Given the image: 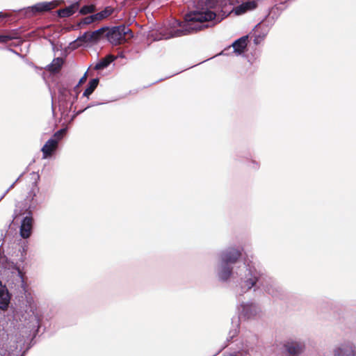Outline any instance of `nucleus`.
<instances>
[{
    "mask_svg": "<svg viewBox=\"0 0 356 356\" xmlns=\"http://www.w3.org/2000/svg\"><path fill=\"white\" fill-rule=\"evenodd\" d=\"M216 15L214 12L207 8H202L188 13L185 15V22L183 25L177 23L181 26L180 29L170 30L168 32H165L164 29L161 30L160 34L161 36L159 39L167 40L197 32L207 26L202 25L203 22L211 21L216 18Z\"/></svg>",
    "mask_w": 356,
    "mask_h": 356,
    "instance_id": "nucleus-1",
    "label": "nucleus"
},
{
    "mask_svg": "<svg viewBox=\"0 0 356 356\" xmlns=\"http://www.w3.org/2000/svg\"><path fill=\"white\" fill-rule=\"evenodd\" d=\"M107 40L113 45H118L133 38L131 29L125 25L114 26L106 33Z\"/></svg>",
    "mask_w": 356,
    "mask_h": 356,
    "instance_id": "nucleus-2",
    "label": "nucleus"
},
{
    "mask_svg": "<svg viewBox=\"0 0 356 356\" xmlns=\"http://www.w3.org/2000/svg\"><path fill=\"white\" fill-rule=\"evenodd\" d=\"M11 222H32L33 220L31 204L26 200L19 202L16 204Z\"/></svg>",
    "mask_w": 356,
    "mask_h": 356,
    "instance_id": "nucleus-3",
    "label": "nucleus"
},
{
    "mask_svg": "<svg viewBox=\"0 0 356 356\" xmlns=\"http://www.w3.org/2000/svg\"><path fill=\"white\" fill-rule=\"evenodd\" d=\"M65 129L57 131L54 136L49 138L42 148V158L46 159L51 156L53 152L56 149L58 141L61 139Z\"/></svg>",
    "mask_w": 356,
    "mask_h": 356,
    "instance_id": "nucleus-4",
    "label": "nucleus"
},
{
    "mask_svg": "<svg viewBox=\"0 0 356 356\" xmlns=\"http://www.w3.org/2000/svg\"><path fill=\"white\" fill-rule=\"evenodd\" d=\"M333 356H356V346L351 341H345L335 346Z\"/></svg>",
    "mask_w": 356,
    "mask_h": 356,
    "instance_id": "nucleus-5",
    "label": "nucleus"
},
{
    "mask_svg": "<svg viewBox=\"0 0 356 356\" xmlns=\"http://www.w3.org/2000/svg\"><path fill=\"white\" fill-rule=\"evenodd\" d=\"M241 256V252L235 248H229L221 254L222 264H234L237 262Z\"/></svg>",
    "mask_w": 356,
    "mask_h": 356,
    "instance_id": "nucleus-6",
    "label": "nucleus"
},
{
    "mask_svg": "<svg viewBox=\"0 0 356 356\" xmlns=\"http://www.w3.org/2000/svg\"><path fill=\"white\" fill-rule=\"evenodd\" d=\"M306 350V343L302 339H291V356H299Z\"/></svg>",
    "mask_w": 356,
    "mask_h": 356,
    "instance_id": "nucleus-7",
    "label": "nucleus"
},
{
    "mask_svg": "<svg viewBox=\"0 0 356 356\" xmlns=\"http://www.w3.org/2000/svg\"><path fill=\"white\" fill-rule=\"evenodd\" d=\"M254 9L255 4L252 1H247L246 2H243L241 4L234 7L232 13L235 15H241Z\"/></svg>",
    "mask_w": 356,
    "mask_h": 356,
    "instance_id": "nucleus-8",
    "label": "nucleus"
},
{
    "mask_svg": "<svg viewBox=\"0 0 356 356\" xmlns=\"http://www.w3.org/2000/svg\"><path fill=\"white\" fill-rule=\"evenodd\" d=\"M52 3L51 2H40L38 3L31 7L27 8L26 13H31L34 15L38 13H42L45 11H49L52 8Z\"/></svg>",
    "mask_w": 356,
    "mask_h": 356,
    "instance_id": "nucleus-9",
    "label": "nucleus"
},
{
    "mask_svg": "<svg viewBox=\"0 0 356 356\" xmlns=\"http://www.w3.org/2000/svg\"><path fill=\"white\" fill-rule=\"evenodd\" d=\"M79 3L76 1L67 7L58 10L57 11L58 15L60 17H70L75 13V12L79 9Z\"/></svg>",
    "mask_w": 356,
    "mask_h": 356,
    "instance_id": "nucleus-10",
    "label": "nucleus"
},
{
    "mask_svg": "<svg viewBox=\"0 0 356 356\" xmlns=\"http://www.w3.org/2000/svg\"><path fill=\"white\" fill-rule=\"evenodd\" d=\"M10 295L6 286L0 284V309L5 310L10 303Z\"/></svg>",
    "mask_w": 356,
    "mask_h": 356,
    "instance_id": "nucleus-11",
    "label": "nucleus"
},
{
    "mask_svg": "<svg viewBox=\"0 0 356 356\" xmlns=\"http://www.w3.org/2000/svg\"><path fill=\"white\" fill-rule=\"evenodd\" d=\"M247 38L248 36H243L238 40H235L232 44V47L234 48V51L238 55L243 53L245 49L247 47Z\"/></svg>",
    "mask_w": 356,
    "mask_h": 356,
    "instance_id": "nucleus-12",
    "label": "nucleus"
},
{
    "mask_svg": "<svg viewBox=\"0 0 356 356\" xmlns=\"http://www.w3.org/2000/svg\"><path fill=\"white\" fill-rule=\"evenodd\" d=\"M63 64V60L61 58H56L52 62L47 65L46 69L51 72H58Z\"/></svg>",
    "mask_w": 356,
    "mask_h": 356,
    "instance_id": "nucleus-13",
    "label": "nucleus"
},
{
    "mask_svg": "<svg viewBox=\"0 0 356 356\" xmlns=\"http://www.w3.org/2000/svg\"><path fill=\"white\" fill-rule=\"evenodd\" d=\"M232 273V268L227 264H222V268L219 272V277L223 281L227 280Z\"/></svg>",
    "mask_w": 356,
    "mask_h": 356,
    "instance_id": "nucleus-14",
    "label": "nucleus"
},
{
    "mask_svg": "<svg viewBox=\"0 0 356 356\" xmlns=\"http://www.w3.org/2000/svg\"><path fill=\"white\" fill-rule=\"evenodd\" d=\"M106 28L102 27L91 33H88L90 42H97L103 36Z\"/></svg>",
    "mask_w": 356,
    "mask_h": 356,
    "instance_id": "nucleus-15",
    "label": "nucleus"
},
{
    "mask_svg": "<svg viewBox=\"0 0 356 356\" xmlns=\"http://www.w3.org/2000/svg\"><path fill=\"white\" fill-rule=\"evenodd\" d=\"M114 60V58L111 55H108L104 58L102 59L100 61H99L95 66V70H103L106 67H107L111 62H113Z\"/></svg>",
    "mask_w": 356,
    "mask_h": 356,
    "instance_id": "nucleus-16",
    "label": "nucleus"
},
{
    "mask_svg": "<svg viewBox=\"0 0 356 356\" xmlns=\"http://www.w3.org/2000/svg\"><path fill=\"white\" fill-rule=\"evenodd\" d=\"M99 83V79L95 78L90 80L88 83V87L83 92V95L85 97H88L90 95L93 91L95 90V88L97 87Z\"/></svg>",
    "mask_w": 356,
    "mask_h": 356,
    "instance_id": "nucleus-17",
    "label": "nucleus"
},
{
    "mask_svg": "<svg viewBox=\"0 0 356 356\" xmlns=\"http://www.w3.org/2000/svg\"><path fill=\"white\" fill-rule=\"evenodd\" d=\"M114 9L111 6H106L103 10L95 14L97 21H101L106 19L113 14Z\"/></svg>",
    "mask_w": 356,
    "mask_h": 356,
    "instance_id": "nucleus-18",
    "label": "nucleus"
},
{
    "mask_svg": "<svg viewBox=\"0 0 356 356\" xmlns=\"http://www.w3.org/2000/svg\"><path fill=\"white\" fill-rule=\"evenodd\" d=\"M33 224H21L20 235L24 238H29L32 232Z\"/></svg>",
    "mask_w": 356,
    "mask_h": 356,
    "instance_id": "nucleus-19",
    "label": "nucleus"
},
{
    "mask_svg": "<svg viewBox=\"0 0 356 356\" xmlns=\"http://www.w3.org/2000/svg\"><path fill=\"white\" fill-rule=\"evenodd\" d=\"M88 42H90L88 32H85L73 42V44L74 47H80Z\"/></svg>",
    "mask_w": 356,
    "mask_h": 356,
    "instance_id": "nucleus-20",
    "label": "nucleus"
},
{
    "mask_svg": "<svg viewBox=\"0 0 356 356\" xmlns=\"http://www.w3.org/2000/svg\"><path fill=\"white\" fill-rule=\"evenodd\" d=\"M96 11V7L93 4L90 5H86L83 6L80 10H79V14L82 15H86L90 13H92Z\"/></svg>",
    "mask_w": 356,
    "mask_h": 356,
    "instance_id": "nucleus-21",
    "label": "nucleus"
},
{
    "mask_svg": "<svg viewBox=\"0 0 356 356\" xmlns=\"http://www.w3.org/2000/svg\"><path fill=\"white\" fill-rule=\"evenodd\" d=\"M257 282V278L254 276L251 277L250 278H248L244 282V285L242 286L243 288L245 289L246 291L250 289L252 287H253Z\"/></svg>",
    "mask_w": 356,
    "mask_h": 356,
    "instance_id": "nucleus-22",
    "label": "nucleus"
},
{
    "mask_svg": "<svg viewBox=\"0 0 356 356\" xmlns=\"http://www.w3.org/2000/svg\"><path fill=\"white\" fill-rule=\"evenodd\" d=\"M97 21V19L95 17V14L91 15L90 16L86 17L83 19H81V21L79 23V26L81 25H88L90 24H92L95 22Z\"/></svg>",
    "mask_w": 356,
    "mask_h": 356,
    "instance_id": "nucleus-23",
    "label": "nucleus"
},
{
    "mask_svg": "<svg viewBox=\"0 0 356 356\" xmlns=\"http://www.w3.org/2000/svg\"><path fill=\"white\" fill-rule=\"evenodd\" d=\"M279 351L280 353L289 355V343L286 341L284 343H280L277 345Z\"/></svg>",
    "mask_w": 356,
    "mask_h": 356,
    "instance_id": "nucleus-24",
    "label": "nucleus"
},
{
    "mask_svg": "<svg viewBox=\"0 0 356 356\" xmlns=\"http://www.w3.org/2000/svg\"><path fill=\"white\" fill-rule=\"evenodd\" d=\"M38 191V188L37 186L36 182L34 183V188H33L29 193V196L27 199H30V201L32 202L33 200L34 197L36 195L37 192Z\"/></svg>",
    "mask_w": 356,
    "mask_h": 356,
    "instance_id": "nucleus-25",
    "label": "nucleus"
},
{
    "mask_svg": "<svg viewBox=\"0 0 356 356\" xmlns=\"http://www.w3.org/2000/svg\"><path fill=\"white\" fill-rule=\"evenodd\" d=\"M13 39L10 35H0V43H6Z\"/></svg>",
    "mask_w": 356,
    "mask_h": 356,
    "instance_id": "nucleus-26",
    "label": "nucleus"
},
{
    "mask_svg": "<svg viewBox=\"0 0 356 356\" xmlns=\"http://www.w3.org/2000/svg\"><path fill=\"white\" fill-rule=\"evenodd\" d=\"M262 39V38H261L259 35V36H256L254 39V42L255 44H258L259 40H261Z\"/></svg>",
    "mask_w": 356,
    "mask_h": 356,
    "instance_id": "nucleus-27",
    "label": "nucleus"
},
{
    "mask_svg": "<svg viewBox=\"0 0 356 356\" xmlns=\"http://www.w3.org/2000/svg\"><path fill=\"white\" fill-rule=\"evenodd\" d=\"M86 74H87V72H86L84 74V75L81 77V79H80V81L79 82V84L86 81Z\"/></svg>",
    "mask_w": 356,
    "mask_h": 356,
    "instance_id": "nucleus-28",
    "label": "nucleus"
},
{
    "mask_svg": "<svg viewBox=\"0 0 356 356\" xmlns=\"http://www.w3.org/2000/svg\"><path fill=\"white\" fill-rule=\"evenodd\" d=\"M15 184V182H14L12 185H10V188H8L6 192L4 193V194L2 195L1 198L8 192V191L13 187L14 184Z\"/></svg>",
    "mask_w": 356,
    "mask_h": 356,
    "instance_id": "nucleus-29",
    "label": "nucleus"
},
{
    "mask_svg": "<svg viewBox=\"0 0 356 356\" xmlns=\"http://www.w3.org/2000/svg\"><path fill=\"white\" fill-rule=\"evenodd\" d=\"M252 307H253V305H251L244 306V307H243V310L245 311V310L248 309V308H252Z\"/></svg>",
    "mask_w": 356,
    "mask_h": 356,
    "instance_id": "nucleus-30",
    "label": "nucleus"
},
{
    "mask_svg": "<svg viewBox=\"0 0 356 356\" xmlns=\"http://www.w3.org/2000/svg\"><path fill=\"white\" fill-rule=\"evenodd\" d=\"M33 175L37 178V179H39V175H36L35 174L34 172L33 173Z\"/></svg>",
    "mask_w": 356,
    "mask_h": 356,
    "instance_id": "nucleus-31",
    "label": "nucleus"
},
{
    "mask_svg": "<svg viewBox=\"0 0 356 356\" xmlns=\"http://www.w3.org/2000/svg\"><path fill=\"white\" fill-rule=\"evenodd\" d=\"M3 17L2 13L0 12V18Z\"/></svg>",
    "mask_w": 356,
    "mask_h": 356,
    "instance_id": "nucleus-32",
    "label": "nucleus"
},
{
    "mask_svg": "<svg viewBox=\"0 0 356 356\" xmlns=\"http://www.w3.org/2000/svg\"><path fill=\"white\" fill-rule=\"evenodd\" d=\"M245 315L248 316V318H250V315H248V313H246Z\"/></svg>",
    "mask_w": 356,
    "mask_h": 356,
    "instance_id": "nucleus-33",
    "label": "nucleus"
},
{
    "mask_svg": "<svg viewBox=\"0 0 356 356\" xmlns=\"http://www.w3.org/2000/svg\"><path fill=\"white\" fill-rule=\"evenodd\" d=\"M88 108H90V106H88L84 110L87 109Z\"/></svg>",
    "mask_w": 356,
    "mask_h": 356,
    "instance_id": "nucleus-34",
    "label": "nucleus"
}]
</instances>
